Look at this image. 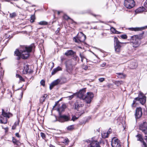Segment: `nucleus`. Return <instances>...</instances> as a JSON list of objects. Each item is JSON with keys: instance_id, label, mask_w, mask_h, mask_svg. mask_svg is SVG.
Wrapping results in <instances>:
<instances>
[{"instance_id": "1", "label": "nucleus", "mask_w": 147, "mask_h": 147, "mask_svg": "<svg viewBox=\"0 0 147 147\" xmlns=\"http://www.w3.org/2000/svg\"><path fill=\"white\" fill-rule=\"evenodd\" d=\"M35 48L34 44H32L28 46H22L20 51L16 49L14 52L15 55L18 56L17 59L19 60L20 57L26 59L29 57L30 53Z\"/></svg>"}, {"instance_id": "2", "label": "nucleus", "mask_w": 147, "mask_h": 147, "mask_svg": "<svg viewBox=\"0 0 147 147\" xmlns=\"http://www.w3.org/2000/svg\"><path fill=\"white\" fill-rule=\"evenodd\" d=\"M144 32H142L139 35H135L131 36L129 39L131 43H133V46L134 47H137L140 45L139 40H140L143 38V35Z\"/></svg>"}, {"instance_id": "3", "label": "nucleus", "mask_w": 147, "mask_h": 147, "mask_svg": "<svg viewBox=\"0 0 147 147\" xmlns=\"http://www.w3.org/2000/svg\"><path fill=\"white\" fill-rule=\"evenodd\" d=\"M136 101H139L140 103L142 105H144L146 102V97L144 94L141 92L140 91L138 95V97L135 98L133 101V102L131 105L132 107H135L136 106L135 104H136Z\"/></svg>"}, {"instance_id": "4", "label": "nucleus", "mask_w": 147, "mask_h": 147, "mask_svg": "<svg viewBox=\"0 0 147 147\" xmlns=\"http://www.w3.org/2000/svg\"><path fill=\"white\" fill-rule=\"evenodd\" d=\"M114 41L115 51L117 53H119L121 50V48L122 46L121 44L124 43L120 42L116 37H114Z\"/></svg>"}, {"instance_id": "5", "label": "nucleus", "mask_w": 147, "mask_h": 147, "mask_svg": "<svg viewBox=\"0 0 147 147\" xmlns=\"http://www.w3.org/2000/svg\"><path fill=\"white\" fill-rule=\"evenodd\" d=\"M70 120V117L69 115H62L60 113L59 114L58 121L61 122H67Z\"/></svg>"}, {"instance_id": "6", "label": "nucleus", "mask_w": 147, "mask_h": 147, "mask_svg": "<svg viewBox=\"0 0 147 147\" xmlns=\"http://www.w3.org/2000/svg\"><path fill=\"white\" fill-rule=\"evenodd\" d=\"M87 95L85 96V98L82 99L88 104L90 103L94 97V94L92 92H87Z\"/></svg>"}, {"instance_id": "7", "label": "nucleus", "mask_w": 147, "mask_h": 147, "mask_svg": "<svg viewBox=\"0 0 147 147\" xmlns=\"http://www.w3.org/2000/svg\"><path fill=\"white\" fill-rule=\"evenodd\" d=\"M124 5L128 9H131L135 5V2L134 0H125Z\"/></svg>"}, {"instance_id": "8", "label": "nucleus", "mask_w": 147, "mask_h": 147, "mask_svg": "<svg viewBox=\"0 0 147 147\" xmlns=\"http://www.w3.org/2000/svg\"><path fill=\"white\" fill-rule=\"evenodd\" d=\"M136 137L137 138V140L138 141H140L141 143H142V147H147V144L144 141L142 137V135L140 134H138L136 136ZM145 137H146V138H144V140L146 141L147 143V136H145Z\"/></svg>"}, {"instance_id": "9", "label": "nucleus", "mask_w": 147, "mask_h": 147, "mask_svg": "<svg viewBox=\"0 0 147 147\" xmlns=\"http://www.w3.org/2000/svg\"><path fill=\"white\" fill-rule=\"evenodd\" d=\"M112 147H121V144L119 140L116 138H113L111 141Z\"/></svg>"}, {"instance_id": "10", "label": "nucleus", "mask_w": 147, "mask_h": 147, "mask_svg": "<svg viewBox=\"0 0 147 147\" xmlns=\"http://www.w3.org/2000/svg\"><path fill=\"white\" fill-rule=\"evenodd\" d=\"M91 140H87V142L90 143V146L88 147H100L99 143L96 140H94L93 138Z\"/></svg>"}, {"instance_id": "11", "label": "nucleus", "mask_w": 147, "mask_h": 147, "mask_svg": "<svg viewBox=\"0 0 147 147\" xmlns=\"http://www.w3.org/2000/svg\"><path fill=\"white\" fill-rule=\"evenodd\" d=\"M142 109L141 107L136 108L135 110V116L136 120L140 118L142 115Z\"/></svg>"}, {"instance_id": "12", "label": "nucleus", "mask_w": 147, "mask_h": 147, "mask_svg": "<svg viewBox=\"0 0 147 147\" xmlns=\"http://www.w3.org/2000/svg\"><path fill=\"white\" fill-rule=\"evenodd\" d=\"M139 129L145 135L147 134V123L144 122L141 124L140 125Z\"/></svg>"}, {"instance_id": "13", "label": "nucleus", "mask_w": 147, "mask_h": 147, "mask_svg": "<svg viewBox=\"0 0 147 147\" xmlns=\"http://www.w3.org/2000/svg\"><path fill=\"white\" fill-rule=\"evenodd\" d=\"M24 69L23 71V73L24 74H26L28 73L29 74L32 73L33 71L31 70H29V67L28 65L24 64Z\"/></svg>"}, {"instance_id": "14", "label": "nucleus", "mask_w": 147, "mask_h": 147, "mask_svg": "<svg viewBox=\"0 0 147 147\" xmlns=\"http://www.w3.org/2000/svg\"><path fill=\"white\" fill-rule=\"evenodd\" d=\"M86 88H84L80 90L79 92L78 96L80 98L82 99L85 98L86 95Z\"/></svg>"}, {"instance_id": "15", "label": "nucleus", "mask_w": 147, "mask_h": 147, "mask_svg": "<svg viewBox=\"0 0 147 147\" xmlns=\"http://www.w3.org/2000/svg\"><path fill=\"white\" fill-rule=\"evenodd\" d=\"M65 64L67 71L69 72V70L71 71L72 68L71 60H70L67 61L65 63Z\"/></svg>"}, {"instance_id": "16", "label": "nucleus", "mask_w": 147, "mask_h": 147, "mask_svg": "<svg viewBox=\"0 0 147 147\" xmlns=\"http://www.w3.org/2000/svg\"><path fill=\"white\" fill-rule=\"evenodd\" d=\"M61 81L59 79H57L51 83L50 85V89L51 90L54 86L58 85L60 82Z\"/></svg>"}, {"instance_id": "17", "label": "nucleus", "mask_w": 147, "mask_h": 147, "mask_svg": "<svg viewBox=\"0 0 147 147\" xmlns=\"http://www.w3.org/2000/svg\"><path fill=\"white\" fill-rule=\"evenodd\" d=\"M147 28V26L142 27L140 28H129V29L131 31H138L142 30H143L144 29Z\"/></svg>"}, {"instance_id": "18", "label": "nucleus", "mask_w": 147, "mask_h": 147, "mask_svg": "<svg viewBox=\"0 0 147 147\" xmlns=\"http://www.w3.org/2000/svg\"><path fill=\"white\" fill-rule=\"evenodd\" d=\"M7 120L6 117L0 116V123L5 124L7 123Z\"/></svg>"}, {"instance_id": "19", "label": "nucleus", "mask_w": 147, "mask_h": 147, "mask_svg": "<svg viewBox=\"0 0 147 147\" xmlns=\"http://www.w3.org/2000/svg\"><path fill=\"white\" fill-rule=\"evenodd\" d=\"M82 33V35L81 37L79 36V38L80 39V43L81 42H84L86 39V36L84 34L82 33Z\"/></svg>"}, {"instance_id": "20", "label": "nucleus", "mask_w": 147, "mask_h": 147, "mask_svg": "<svg viewBox=\"0 0 147 147\" xmlns=\"http://www.w3.org/2000/svg\"><path fill=\"white\" fill-rule=\"evenodd\" d=\"M75 52L72 50H69L67 51L65 53V55L66 56L71 55H74Z\"/></svg>"}, {"instance_id": "21", "label": "nucleus", "mask_w": 147, "mask_h": 147, "mask_svg": "<svg viewBox=\"0 0 147 147\" xmlns=\"http://www.w3.org/2000/svg\"><path fill=\"white\" fill-rule=\"evenodd\" d=\"M138 66L137 63L136 62H132L129 65V67L131 68L134 69L136 68Z\"/></svg>"}, {"instance_id": "22", "label": "nucleus", "mask_w": 147, "mask_h": 147, "mask_svg": "<svg viewBox=\"0 0 147 147\" xmlns=\"http://www.w3.org/2000/svg\"><path fill=\"white\" fill-rule=\"evenodd\" d=\"M10 114L9 113H6L5 112L3 109H2V115L3 117H7L9 118V115Z\"/></svg>"}, {"instance_id": "23", "label": "nucleus", "mask_w": 147, "mask_h": 147, "mask_svg": "<svg viewBox=\"0 0 147 147\" xmlns=\"http://www.w3.org/2000/svg\"><path fill=\"white\" fill-rule=\"evenodd\" d=\"M61 68L60 67H58L54 69L52 72V74L54 75L57 71L61 70Z\"/></svg>"}, {"instance_id": "24", "label": "nucleus", "mask_w": 147, "mask_h": 147, "mask_svg": "<svg viewBox=\"0 0 147 147\" xmlns=\"http://www.w3.org/2000/svg\"><path fill=\"white\" fill-rule=\"evenodd\" d=\"M84 105L83 104H79L78 102L76 103L75 104V109L78 110L79 108L82 107Z\"/></svg>"}, {"instance_id": "25", "label": "nucleus", "mask_w": 147, "mask_h": 147, "mask_svg": "<svg viewBox=\"0 0 147 147\" xmlns=\"http://www.w3.org/2000/svg\"><path fill=\"white\" fill-rule=\"evenodd\" d=\"M80 56L81 58V61L82 62H83V60L84 59H86V62H88L87 59L86 58L85 55L83 53H80Z\"/></svg>"}, {"instance_id": "26", "label": "nucleus", "mask_w": 147, "mask_h": 147, "mask_svg": "<svg viewBox=\"0 0 147 147\" xmlns=\"http://www.w3.org/2000/svg\"><path fill=\"white\" fill-rule=\"evenodd\" d=\"M117 76L119 78H125V75L123 74L122 73H117Z\"/></svg>"}, {"instance_id": "27", "label": "nucleus", "mask_w": 147, "mask_h": 147, "mask_svg": "<svg viewBox=\"0 0 147 147\" xmlns=\"http://www.w3.org/2000/svg\"><path fill=\"white\" fill-rule=\"evenodd\" d=\"M12 142L13 143L17 145H19L20 142L18 140H16V139L14 138H13Z\"/></svg>"}, {"instance_id": "28", "label": "nucleus", "mask_w": 147, "mask_h": 147, "mask_svg": "<svg viewBox=\"0 0 147 147\" xmlns=\"http://www.w3.org/2000/svg\"><path fill=\"white\" fill-rule=\"evenodd\" d=\"M144 8L142 7H140L138 8L136 10V12L138 13H140L144 10Z\"/></svg>"}, {"instance_id": "29", "label": "nucleus", "mask_w": 147, "mask_h": 147, "mask_svg": "<svg viewBox=\"0 0 147 147\" xmlns=\"http://www.w3.org/2000/svg\"><path fill=\"white\" fill-rule=\"evenodd\" d=\"M111 31L114 33L119 34L120 33L119 32L117 31L113 27L111 28Z\"/></svg>"}, {"instance_id": "30", "label": "nucleus", "mask_w": 147, "mask_h": 147, "mask_svg": "<svg viewBox=\"0 0 147 147\" xmlns=\"http://www.w3.org/2000/svg\"><path fill=\"white\" fill-rule=\"evenodd\" d=\"M123 83V81H115L114 83L117 86H119Z\"/></svg>"}, {"instance_id": "31", "label": "nucleus", "mask_w": 147, "mask_h": 147, "mask_svg": "<svg viewBox=\"0 0 147 147\" xmlns=\"http://www.w3.org/2000/svg\"><path fill=\"white\" fill-rule=\"evenodd\" d=\"M102 137L103 138H106L108 137V134L107 132H102Z\"/></svg>"}, {"instance_id": "32", "label": "nucleus", "mask_w": 147, "mask_h": 147, "mask_svg": "<svg viewBox=\"0 0 147 147\" xmlns=\"http://www.w3.org/2000/svg\"><path fill=\"white\" fill-rule=\"evenodd\" d=\"M73 40L76 43H80V39H79V37L77 38L76 37H74L73 38Z\"/></svg>"}, {"instance_id": "33", "label": "nucleus", "mask_w": 147, "mask_h": 147, "mask_svg": "<svg viewBox=\"0 0 147 147\" xmlns=\"http://www.w3.org/2000/svg\"><path fill=\"white\" fill-rule=\"evenodd\" d=\"M19 124V123L18 121L16 122L14 125L12 126V129H15L16 128V126L18 125Z\"/></svg>"}, {"instance_id": "34", "label": "nucleus", "mask_w": 147, "mask_h": 147, "mask_svg": "<svg viewBox=\"0 0 147 147\" xmlns=\"http://www.w3.org/2000/svg\"><path fill=\"white\" fill-rule=\"evenodd\" d=\"M39 24L42 25H46L47 24V22L45 21H42L40 22Z\"/></svg>"}, {"instance_id": "35", "label": "nucleus", "mask_w": 147, "mask_h": 147, "mask_svg": "<svg viewBox=\"0 0 147 147\" xmlns=\"http://www.w3.org/2000/svg\"><path fill=\"white\" fill-rule=\"evenodd\" d=\"M10 17L11 18H13L16 16V13L13 12L11 13L9 15Z\"/></svg>"}, {"instance_id": "36", "label": "nucleus", "mask_w": 147, "mask_h": 147, "mask_svg": "<svg viewBox=\"0 0 147 147\" xmlns=\"http://www.w3.org/2000/svg\"><path fill=\"white\" fill-rule=\"evenodd\" d=\"M16 77H17V78H19L20 80L22 81H24V79L20 75L17 74L16 75Z\"/></svg>"}, {"instance_id": "37", "label": "nucleus", "mask_w": 147, "mask_h": 147, "mask_svg": "<svg viewBox=\"0 0 147 147\" xmlns=\"http://www.w3.org/2000/svg\"><path fill=\"white\" fill-rule=\"evenodd\" d=\"M64 109H63L61 107L58 108L57 109V110L59 112V114L60 113L61 114V112L63 111H64Z\"/></svg>"}, {"instance_id": "38", "label": "nucleus", "mask_w": 147, "mask_h": 147, "mask_svg": "<svg viewBox=\"0 0 147 147\" xmlns=\"http://www.w3.org/2000/svg\"><path fill=\"white\" fill-rule=\"evenodd\" d=\"M67 129L69 130H72L74 129V126L73 125H71L67 127Z\"/></svg>"}, {"instance_id": "39", "label": "nucleus", "mask_w": 147, "mask_h": 147, "mask_svg": "<svg viewBox=\"0 0 147 147\" xmlns=\"http://www.w3.org/2000/svg\"><path fill=\"white\" fill-rule=\"evenodd\" d=\"M30 21L31 22H34V20L35 19V17L34 16V15H32L30 17Z\"/></svg>"}, {"instance_id": "40", "label": "nucleus", "mask_w": 147, "mask_h": 147, "mask_svg": "<svg viewBox=\"0 0 147 147\" xmlns=\"http://www.w3.org/2000/svg\"><path fill=\"white\" fill-rule=\"evenodd\" d=\"M120 37L123 39H126L127 38V36L125 34H123L120 36Z\"/></svg>"}, {"instance_id": "41", "label": "nucleus", "mask_w": 147, "mask_h": 147, "mask_svg": "<svg viewBox=\"0 0 147 147\" xmlns=\"http://www.w3.org/2000/svg\"><path fill=\"white\" fill-rule=\"evenodd\" d=\"M69 142V141L68 138H66L64 140L63 143L66 144H67Z\"/></svg>"}, {"instance_id": "42", "label": "nucleus", "mask_w": 147, "mask_h": 147, "mask_svg": "<svg viewBox=\"0 0 147 147\" xmlns=\"http://www.w3.org/2000/svg\"><path fill=\"white\" fill-rule=\"evenodd\" d=\"M40 136L42 137L43 139H45V134L43 132H41L40 133Z\"/></svg>"}, {"instance_id": "43", "label": "nucleus", "mask_w": 147, "mask_h": 147, "mask_svg": "<svg viewBox=\"0 0 147 147\" xmlns=\"http://www.w3.org/2000/svg\"><path fill=\"white\" fill-rule=\"evenodd\" d=\"M63 18L66 20H68L70 19V18L66 15H64L63 16Z\"/></svg>"}, {"instance_id": "44", "label": "nucleus", "mask_w": 147, "mask_h": 147, "mask_svg": "<svg viewBox=\"0 0 147 147\" xmlns=\"http://www.w3.org/2000/svg\"><path fill=\"white\" fill-rule=\"evenodd\" d=\"M45 99L44 98L42 97H41L40 98V102L41 103H42L45 100Z\"/></svg>"}, {"instance_id": "45", "label": "nucleus", "mask_w": 147, "mask_h": 147, "mask_svg": "<svg viewBox=\"0 0 147 147\" xmlns=\"http://www.w3.org/2000/svg\"><path fill=\"white\" fill-rule=\"evenodd\" d=\"M82 68L85 70H86L88 68V67L87 65L83 64L82 65Z\"/></svg>"}, {"instance_id": "46", "label": "nucleus", "mask_w": 147, "mask_h": 147, "mask_svg": "<svg viewBox=\"0 0 147 147\" xmlns=\"http://www.w3.org/2000/svg\"><path fill=\"white\" fill-rule=\"evenodd\" d=\"M40 83L41 85L43 86H45V80H42L40 82Z\"/></svg>"}, {"instance_id": "47", "label": "nucleus", "mask_w": 147, "mask_h": 147, "mask_svg": "<svg viewBox=\"0 0 147 147\" xmlns=\"http://www.w3.org/2000/svg\"><path fill=\"white\" fill-rule=\"evenodd\" d=\"M78 119V117H77L75 116H72L71 120H72L73 121H74L76 120L77 119Z\"/></svg>"}, {"instance_id": "48", "label": "nucleus", "mask_w": 147, "mask_h": 147, "mask_svg": "<svg viewBox=\"0 0 147 147\" xmlns=\"http://www.w3.org/2000/svg\"><path fill=\"white\" fill-rule=\"evenodd\" d=\"M5 89L4 87H1L0 88V90L1 91V92L3 94L5 91Z\"/></svg>"}, {"instance_id": "49", "label": "nucleus", "mask_w": 147, "mask_h": 147, "mask_svg": "<svg viewBox=\"0 0 147 147\" xmlns=\"http://www.w3.org/2000/svg\"><path fill=\"white\" fill-rule=\"evenodd\" d=\"M105 80L103 78H100L98 79L99 81L101 82H102Z\"/></svg>"}, {"instance_id": "50", "label": "nucleus", "mask_w": 147, "mask_h": 147, "mask_svg": "<svg viewBox=\"0 0 147 147\" xmlns=\"http://www.w3.org/2000/svg\"><path fill=\"white\" fill-rule=\"evenodd\" d=\"M63 109H64L65 110V109L66 108V105L65 104H63L61 107Z\"/></svg>"}, {"instance_id": "51", "label": "nucleus", "mask_w": 147, "mask_h": 147, "mask_svg": "<svg viewBox=\"0 0 147 147\" xmlns=\"http://www.w3.org/2000/svg\"><path fill=\"white\" fill-rule=\"evenodd\" d=\"M75 94H74L71 96H70L69 97V100H71L72 98L74 96Z\"/></svg>"}, {"instance_id": "52", "label": "nucleus", "mask_w": 147, "mask_h": 147, "mask_svg": "<svg viewBox=\"0 0 147 147\" xmlns=\"http://www.w3.org/2000/svg\"><path fill=\"white\" fill-rule=\"evenodd\" d=\"M144 6L145 7L147 8V0L144 3Z\"/></svg>"}, {"instance_id": "53", "label": "nucleus", "mask_w": 147, "mask_h": 147, "mask_svg": "<svg viewBox=\"0 0 147 147\" xmlns=\"http://www.w3.org/2000/svg\"><path fill=\"white\" fill-rule=\"evenodd\" d=\"M16 135V136L18 137V138H20V135H19V134H18V133H17L16 134H15Z\"/></svg>"}, {"instance_id": "54", "label": "nucleus", "mask_w": 147, "mask_h": 147, "mask_svg": "<svg viewBox=\"0 0 147 147\" xmlns=\"http://www.w3.org/2000/svg\"><path fill=\"white\" fill-rule=\"evenodd\" d=\"M47 96V95L46 94H44L42 97L44 98L45 99V98Z\"/></svg>"}, {"instance_id": "55", "label": "nucleus", "mask_w": 147, "mask_h": 147, "mask_svg": "<svg viewBox=\"0 0 147 147\" xmlns=\"http://www.w3.org/2000/svg\"><path fill=\"white\" fill-rule=\"evenodd\" d=\"M105 65H106V63H104L102 64L101 65L102 66V67H104Z\"/></svg>"}, {"instance_id": "56", "label": "nucleus", "mask_w": 147, "mask_h": 147, "mask_svg": "<svg viewBox=\"0 0 147 147\" xmlns=\"http://www.w3.org/2000/svg\"><path fill=\"white\" fill-rule=\"evenodd\" d=\"M23 95V92H21V98H22Z\"/></svg>"}, {"instance_id": "57", "label": "nucleus", "mask_w": 147, "mask_h": 147, "mask_svg": "<svg viewBox=\"0 0 147 147\" xmlns=\"http://www.w3.org/2000/svg\"><path fill=\"white\" fill-rule=\"evenodd\" d=\"M60 12L59 11L58 12V14H60Z\"/></svg>"}, {"instance_id": "58", "label": "nucleus", "mask_w": 147, "mask_h": 147, "mask_svg": "<svg viewBox=\"0 0 147 147\" xmlns=\"http://www.w3.org/2000/svg\"><path fill=\"white\" fill-rule=\"evenodd\" d=\"M103 34H103V33H102L101 34H102V35H103Z\"/></svg>"}, {"instance_id": "59", "label": "nucleus", "mask_w": 147, "mask_h": 147, "mask_svg": "<svg viewBox=\"0 0 147 147\" xmlns=\"http://www.w3.org/2000/svg\"><path fill=\"white\" fill-rule=\"evenodd\" d=\"M17 7H18V8H20V7H19L18 6H17Z\"/></svg>"}, {"instance_id": "60", "label": "nucleus", "mask_w": 147, "mask_h": 147, "mask_svg": "<svg viewBox=\"0 0 147 147\" xmlns=\"http://www.w3.org/2000/svg\"><path fill=\"white\" fill-rule=\"evenodd\" d=\"M17 7H18V8H20V7H19L18 6H17Z\"/></svg>"}, {"instance_id": "61", "label": "nucleus", "mask_w": 147, "mask_h": 147, "mask_svg": "<svg viewBox=\"0 0 147 147\" xmlns=\"http://www.w3.org/2000/svg\"><path fill=\"white\" fill-rule=\"evenodd\" d=\"M56 105H57V104H55V105L54 107H55V106H56Z\"/></svg>"}, {"instance_id": "62", "label": "nucleus", "mask_w": 147, "mask_h": 147, "mask_svg": "<svg viewBox=\"0 0 147 147\" xmlns=\"http://www.w3.org/2000/svg\"><path fill=\"white\" fill-rule=\"evenodd\" d=\"M31 102V101H29V102Z\"/></svg>"}, {"instance_id": "63", "label": "nucleus", "mask_w": 147, "mask_h": 147, "mask_svg": "<svg viewBox=\"0 0 147 147\" xmlns=\"http://www.w3.org/2000/svg\"><path fill=\"white\" fill-rule=\"evenodd\" d=\"M25 1V0H24Z\"/></svg>"}]
</instances>
